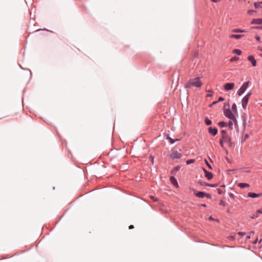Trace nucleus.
Masks as SVG:
<instances>
[{
  "label": "nucleus",
  "instance_id": "nucleus-28",
  "mask_svg": "<svg viewBox=\"0 0 262 262\" xmlns=\"http://www.w3.org/2000/svg\"><path fill=\"white\" fill-rule=\"evenodd\" d=\"M254 12H256V10H249L247 11V13L249 15H252V13Z\"/></svg>",
  "mask_w": 262,
  "mask_h": 262
},
{
  "label": "nucleus",
  "instance_id": "nucleus-4",
  "mask_svg": "<svg viewBox=\"0 0 262 262\" xmlns=\"http://www.w3.org/2000/svg\"><path fill=\"white\" fill-rule=\"evenodd\" d=\"M249 83H250V82L248 81L244 82L242 84V85L241 86V88L237 91V93L238 95L241 96L246 91V89H247V88L248 86Z\"/></svg>",
  "mask_w": 262,
  "mask_h": 262
},
{
  "label": "nucleus",
  "instance_id": "nucleus-51",
  "mask_svg": "<svg viewBox=\"0 0 262 262\" xmlns=\"http://www.w3.org/2000/svg\"><path fill=\"white\" fill-rule=\"evenodd\" d=\"M261 241H262V239H260L258 243H260L261 242Z\"/></svg>",
  "mask_w": 262,
  "mask_h": 262
},
{
  "label": "nucleus",
  "instance_id": "nucleus-1",
  "mask_svg": "<svg viewBox=\"0 0 262 262\" xmlns=\"http://www.w3.org/2000/svg\"><path fill=\"white\" fill-rule=\"evenodd\" d=\"M202 85V82L201 81L200 78L198 77L189 79L185 84L184 87L185 89H190L192 86L196 88H201Z\"/></svg>",
  "mask_w": 262,
  "mask_h": 262
},
{
  "label": "nucleus",
  "instance_id": "nucleus-11",
  "mask_svg": "<svg viewBox=\"0 0 262 262\" xmlns=\"http://www.w3.org/2000/svg\"><path fill=\"white\" fill-rule=\"evenodd\" d=\"M248 59L249 61L251 62L252 65L253 67H255L256 66V61L253 55L248 56Z\"/></svg>",
  "mask_w": 262,
  "mask_h": 262
},
{
  "label": "nucleus",
  "instance_id": "nucleus-22",
  "mask_svg": "<svg viewBox=\"0 0 262 262\" xmlns=\"http://www.w3.org/2000/svg\"><path fill=\"white\" fill-rule=\"evenodd\" d=\"M218 125L221 127H226L227 126V124L226 122H224V121H221V122H219L218 123Z\"/></svg>",
  "mask_w": 262,
  "mask_h": 262
},
{
  "label": "nucleus",
  "instance_id": "nucleus-46",
  "mask_svg": "<svg viewBox=\"0 0 262 262\" xmlns=\"http://www.w3.org/2000/svg\"><path fill=\"white\" fill-rule=\"evenodd\" d=\"M128 228H129V229H132L134 228V226L133 225H130Z\"/></svg>",
  "mask_w": 262,
  "mask_h": 262
},
{
  "label": "nucleus",
  "instance_id": "nucleus-23",
  "mask_svg": "<svg viewBox=\"0 0 262 262\" xmlns=\"http://www.w3.org/2000/svg\"><path fill=\"white\" fill-rule=\"evenodd\" d=\"M254 234V232L253 231H251L249 232V235L246 236V239L248 240L251 238L252 236Z\"/></svg>",
  "mask_w": 262,
  "mask_h": 262
},
{
  "label": "nucleus",
  "instance_id": "nucleus-9",
  "mask_svg": "<svg viewBox=\"0 0 262 262\" xmlns=\"http://www.w3.org/2000/svg\"><path fill=\"white\" fill-rule=\"evenodd\" d=\"M208 132L209 134H210L211 135L214 136H215L217 133V129L216 128H213L212 127H209L208 128Z\"/></svg>",
  "mask_w": 262,
  "mask_h": 262
},
{
  "label": "nucleus",
  "instance_id": "nucleus-15",
  "mask_svg": "<svg viewBox=\"0 0 262 262\" xmlns=\"http://www.w3.org/2000/svg\"><path fill=\"white\" fill-rule=\"evenodd\" d=\"M244 36L243 34H231L229 36L230 38H235L236 39H240Z\"/></svg>",
  "mask_w": 262,
  "mask_h": 262
},
{
  "label": "nucleus",
  "instance_id": "nucleus-48",
  "mask_svg": "<svg viewBox=\"0 0 262 262\" xmlns=\"http://www.w3.org/2000/svg\"><path fill=\"white\" fill-rule=\"evenodd\" d=\"M176 172H177V171H176L174 170V169H173V170H172V171H171V173L172 174H175Z\"/></svg>",
  "mask_w": 262,
  "mask_h": 262
},
{
  "label": "nucleus",
  "instance_id": "nucleus-24",
  "mask_svg": "<svg viewBox=\"0 0 262 262\" xmlns=\"http://www.w3.org/2000/svg\"><path fill=\"white\" fill-rule=\"evenodd\" d=\"M232 110L234 112H237V107H236V105L235 103H233V105H232Z\"/></svg>",
  "mask_w": 262,
  "mask_h": 262
},
{
  "label": "nucleus",
  "instance_id": "nucleus-53",
  "mask_svg": "<svg viewBox=\"0 0 262 262\" xmlns=\"http://www.w3.org/2000/svg\"><path fill=\"white\" fill-rule=\"evenodd\" d=\"M261 52H262V49H261Z\"/></svg>",
  "mask_w": 262,
  "mask_h": 262
},
{
  "label": "nucleus",
  "instance_id": "nucleus-36",
  "mask_svg": "<svg viewBox=\"0 0 262 262\" xmlns=\"http://www.w3.org/2000/svg\"><path fill=\"white\" fill-rule=\"evenodd\" d=\"M217 192H218L219 194H222L223 193V191L221 189H217Z\"/></svg>",
  "mask_w": 262,
  "mask_h": 262
},
{
  "label": "nucleus",
  "instance_id": "nucleus-47",
  "mask_svg": "<svg viewBox=\"0 0 262 262\" xmlns=\"http://www.w3.org/2000/svg\"><path fill=\"white\" fill-rule=\"evenodd\" d=\"M249 137V136L248 134H246L244 136V138H245V140H246V139H247Z\"/></svg>",
  "mask_w": 262,
  "mask_h": 262
},
{
  "label": "nucleus",
  "instance_id": "nucleus-49",
  "mask_svg": "<svg viewBox=\"0 0 262 262\" xmlns=\"http://www.w3.org/2000/svg\"><path fill=\"white\" fill-rule=\"evenodd\" d=\"M217 102V101H214L212 102V105L215 104Z\"/></svg>",
  "mask_w": 262,
  "mask_h": 262
},
{
  "label": "nucleus",
  "instance_id": "nucleus-32",
  "mask_svg": "<svg viewBox=\"0 0 262 262\" xmlns=\"http://www.w3.org/2000/svg\"><path fill=\"white\" fill-rule=\"evenodd\" d=\"M228 125H229V126L230 127V128L231 129H232V126H233V123H232V121H231V120H230V121L228 122Z\"/></svg>",
  "mask_w": 262,
  "mask_h": 262
},
{
  "label": "nucleus",
  "instance_id": "nucleus-21",
  "mask_svg": "<svg viewBox=\"0 0 262 262\" xmlns=\"http://www.w3.org/2000/svg\"><path fill=\"white\" fill-rule=\"evenodd\" d=\"M205 122L207 125H210L212 124V121L209 120L207 117L205 119Z\"/></svg>",
  "mask_w": 262,
  "mask_h": 262
},
{
  "label": "nucleus",
  "instance_id": "nucleus-44",
  "mask_svg": "<svg viewBox=\"0 0 262 262\" xmlns=\"http://www.w3.org/2000/svg\"><path fill=\"white\" fill-rule=\"evenodd\" d=\"M150 158H151V163L152 164H154V157L150 156Z\"/></svg>",
  "mask_w": 262,
  "mask_h": 262
},
{
  "label": "nucleus",
  "instance_id": "nucleus-16",
  "mask_svg": "<svg viewBox=\"0 0 262 262\" xmlns=\"http://www.w3.org/2000/svg\"><path fill=\"white\" fill-rule=\"evenodd\" d=\"M262 214V209H259L256 211V212L251 217L252 219H256L259 217V214Z\"/></svg>",
  "mask_w": 262,
  "mask_h": 262
},
{
  "label": "nucleus",
  "instance_id": "nucleus-52",
  "mask_svg": "<svg viewBox=\"0 0 262 262\" xmlns=\"http://www.w3.org/2000/svg\"><path fill=\"white\" fill-rule=\"evenodd\" d=\"M209 219H210V220H213V219L212 218V217H211V216H210V217H209Z\"/></svg>",
  "mask_w": 262,
  "mask_h": 262
},
{
  "label": "nucleus",
  "instance_id": "nucleus-38",
  "mask_svg": "<svg viewBox=\"0 0 262 262\" xmlns=\"http://www.w3.org/2000/svg\"><path fill=\"white\" fill-rule=\"evenodd\" d=\"M229 196L230 198H234V195L232 193H231V192L229 193Z\"/></svg>",
  "mask_w": 262,
  "mask_h": 262
},
{
  "label": "nucleus",
  "instance_id": "nucleus-18",
  "mask_svg": "<svg viewBox=\"0 0 262 262\" xmlns=\"http://www.w3.org/2000/svg\"><path fill=\"white\" fill-rule=\"evenodd\" d=\"M254 6L256 9L262 8V2H255Z\"/></svg>",
  "mask_w": 262,
  "mask_h": 262
},
{
  "label": "nucleus",
  "instance_id": "nucleus-12",
  "mask_svg": "<svg viewBox=\"0 0 262 262\" xmlns=\"http://www.w3.org/2000/svg\"><path fill=\"white\" fill-rule=\"evenodd\" d=\"M261 195H262V193H254V192H249L248 193V196L249 197V198H252L260 197Z\"/></svg>",
  "mask_w": 262,
  "mask_h": 262
},
{
  "label": "nucleus",
  "instance_id": "nucleus-54",
  "mask_svg": "<svg viewBox=\"0 0 262 262\" xmlns=\"http://www.w3.org/2000/svg\"><path fill=\"white\" fill-rule=\"evenodd\" d=\"M261 56H262V55H261Z\"/></svg>",
  "mask_w": 262,
  "mask_h": 262
},
{
  "label": "nucleus",
  "instance_id": "nucleus-39",
  "mask_svg": "<svg viewBox=\"0 0 262 262\" xmlns=\"http://www.w3.org/2000/svg\"><path fill=\"white\" fill-rule=\"evenodd\" d=\"M224 100V98L223 97H220L218 99V101H222Z\"/></svg>",
  "mask_w": 262,
  "mask_h": 262
},
{
  "label": "nucleus",
  "instance_id": "nucleus-30",
  "mask_svg": "<svg viewBox=\"0 0 262 262\" xmlns=\"http://www.w3.org/2000/svg\"><path fill=\"white\" fill-rule=\"evenodd\" d=\"M205 163L207 165V166H208V167L209 169H212V167H211V165L208 163V162L206 160H205Z\"/></svg>",
  "mask_w": 262,
  "mask_h": 262
},
{
  "label": "nucleus",
  "instance_id": "nucleus-45",
  "mask_svg": "<svg viewBox=\"0 0 262 262\" xmlns=\"http://www.w3.org/2000/svg\"><path fill=\"white\" fill-rule=\"evenodd\" d=\"M209 186L211 187H214L216 186V185H215V184H209Z\"/></svg>",
  "mask_w": 262,
  "mask_h": 262
},
{
  "label": "nucleus",
  "instance_id": "nucleus-43",
  "mask_svg": "<svg viewBox=\"0 0 262 262\" xmlns=\"http://www.w3.org/2000/svg\"><path fill=\"white\" fill-rule=\"evenodd\" d=\"M258 238L257 237L256 238V239L252 242L253 244H256L257 242Z\"/></svg>",
  "mask_w": 262,
  "mask_h": 262
},
{
  "label": "nucleus",
  "instance_id": "nucleus-25",
  "mask_svg": "<svg viewBox=\"0 0 262 262\" xmlns=\"http://www.w3.org/2000/svg\"><path fill=\"white\" fill-rule=\"evenodd\" d=\"M207 92L209 93L207 95V97H210L212 96L213 92L212 90H207Z\"/></svg>",
  "mask_w": 262,
  "mask_h": 262
},
{
  "label": "nucleus",
  "instance_id": "nucleus-8",
  "mask_svg": "<svg viewBox=\"0 0 262 262\" xmlns=\"http://www.w3.org/2000/svg\"><path fill=\"white\" fill-rule=\"evenodd\" d=\"M170 183L174 186L178 188L179 187V184L177 181V179L173 176H171L170 177Z\"/></svg>",
  "mask_w": 262,
  "mask_h": 262
},
{
  "label": "nucleus",
  "instance_id": "nucleus-2",
  "mask_svg": "<svg viewBox=\"0 0 262 262\" xmlns=\"http://www.w3.org/2000/svg\"><path fill=\"white\" fill-rule=\"evenodd\" d=\"M222 137L221 139L225 141V143H231V138L225 130H221Z\"/></svg>",
  "mask_w": 262,
  "mask_h": 262
},
{
  "label": "nucleus",
  "instance_id": "nucleus-35",
  "mask_svg": "<svg viewBox=\"0 0 262 262\" xmlns=\"http://www.w3.org/2000/svg\"><path fill=\"white\" fill-rule=\"evenodd\" d=\"M251 95H252V93H251V92H249V93H247V94L245 96V97H248V98H249Z\"/></svg>",
  "mask_w": 262,
  "mask_h": 262
},
{
  "label": "nucleus",
  "instance_id": "nucleus-33",
  "mask_svg": "<svg viewBox=\"0 0 262 262\" xmlns=\"http://www.w3.org/2000/svg\"><path fill=\"white\" fill-rule=\"evenodd\" d=\"M224 143H225V141L223 140H222L221 139H220V144L221 145V146L223 147H224Z\"/></svg>",
  "mask_w": 262,
  "mask_h": 262
},
{
  "label": "nucleus",
  "instance_id": "nucleus-10",
  "mask_svg": "<svg viewBox=\"0 0 262 262\" xmlns=\"http://www.w3.org/2000/svg\"><path fill=\"white\" fill-rule=\"evenodd\" d=\"M249 99V98H248V97H246L245 96H244L243 97L242 102V106L244 109H246L247 104L248 103Z\"/></svg>",
  "mask_w": 262,
  "mask_h": 262
},
{
  "label": "nucleus",
  "instance_id": "nucleus-19",
  "mask_svg": "<svg viewBox=\"0 0 262 262\" xmlns=\"http://www.w3.org/2000/svg\"><path fill=\"white\" fill-rule=\"evenodd\" d=\"M232 32H234V33H245V32H246L247 31L245 30H242V29H234L232 30Z\"/></svg>",
  "mask_w": 262,
  "mask_h": 262
},
{
  "label": "nucleus",
  "instance_id": "nucleus-50",
  "mask_svg": "<svg viewBox=\"0 0 262 262\" xmlns=\"http://www.w3.org/2000/svg\"><path fill=\"white\" fill-rule=\"evenodd\" d=\"M201 206L205 207L206 206V204H201Z\"/></svg>",
  "mask_w": 262,
  "mask_h": 262
},
{
  "label": "nucleus",
  "instance_id": "nucleus-5",
  "mask_svg": "<svg viewBox=\"0 0 262 262\" xmlns=\"http://www.w3.org/2000/svg\"><path fill=\"white\" fill-rule=\"evenodd\" d=\"M195 195L199 198H203L204 197H206L209 199L211 198V195L209 193H207L202 191H199L195 193Z\"/></svg>",
  "mask_w": 262,
  "mask_h": 262
},
{
  "label": "nucleus",
  "instance_id": "nucleus-31",
  "mask_svg": "<svg viewBox=\"0 0 262 262\" xmlns=\"http://www.w3.org/2000/svg\"><path fill=\"white\" fill-rule=\"evenodd\" d=\"M219 204H220V205L223 206H225L226 204V202H224V201H223V200H221V201H220V203H219Z\"/></svg>",
  "mask_w": 262,
  "mask_h": 262
},
{
  "label": "nucleus",
  "instance_id": "nucleus-13",
  "mask_svg": "<svg viewBox=\"0 0 262 262\" xmlns=\"http://www.w3.org/2000/svg\"><path fill=\"white\" fill-rule=\"evenodd\" d=\"M203 171L205 173V177L208 180H211L213 178V174L211 172L208 171L206 169L203 168Z\"/></svg>",
  "mask_w": 262,
  "mask_h": 262
},
{
  "label": "nucleus",
  "instance_id": "nucleus-27",
  "mask_svg": "<svg viewBox=\"0 0 262 262\" xmlns=\"http://www.w3.org/2000/svg\"><path fill=\"white\" fill-rule=\"evenodd\" d=\"M169 139V142L170 143V144H173L176 141H179V139H177L176 140H174V139L169 137L168 138Z\"/></svg>",
  "mask_w": 262,
  "mask_h": 262
},
{
  "label": "nucleus",
  "instance_id": "nucleus-26",
  "mask_svg": "<svg viewBox=\"0 0 262 262\" xmlns=\"http://www.w3.org/2000/svg\"><path fill=\"white\" fill-rule=\"evenodd\" d=\"M239 59V58L237 56H233L230 59V61L233 62L234 61H236Z\"/></svg>",
  "mask_w": 262,
  "mask_h": 262
},
{
  "label": "nucleus",
  "instance_id": "nucleus-6",
  "mask_svg": "<svg viewBox=\"0 0 262 262\" xmlns=\"http://www.w3.org/2000/svg\"><path fill=\"white\" fill-rule=\"evenodd\" d=\"M182 157L181 153L178 152L177 150H172V153L170 156V157L172 159H180Z\"/></svg>",
  "mask_w": 262,
  "mask_h": 262
},
{
  "label": "nucleus",
  "instance_id": "nucleus-17",
  "mask_svg": "<svg viewBox=\"0 0 262 262\" xmlns=\"http://www.w3.org/2000/svg\"><path fill=\"white\" fill-rule=\"evenodd\" d=\"M238 186L239 187L241 188H247L250 186V185L248 183H240L238 184Z\"/></svg>",
  "mask_w": 262,
  "mask_h": 262
},
{
  "label": "nucleus",
  "instance_id": "nucleus-29",
  "mask_svg": "<svg viewBox=\"0 0 262 262\" xmlns=\"http://www.w3.org/2000/svg\"><path fill=\"white\" fill-rule=\"evenodd\" d=\"M194 162V160H193V159L188 160L186 161V164H190L191 163H193Z\"/></svg>",
  "mask_w": 262,
  "mask_h": 262
},
{
  "label": "nucleus",
  "instance_id": "nucleus-41",
  "mask_svg": "<svg viewBox=\"0 0 262 262\" xmlns=\"http://www.w3.org/2000/svg\"><path fill=\"white\" fill-rule=\"evenodd\" d=\"M255 39H256L257 41H260V37H259L258 35H256V36H255Z\"/></svg>",
  "mask_w": 262,
  "mask_h": 262
},
{
  "label": "nucleus",
  "instance_id": "nucleus-7",
  "mask_svg": "<svg viewBox=\"0 0 262 262\" xmlns=\"http://www.w3.org/2000/svg\"><path fill=\"white\" fill-rule=\"evenodd\" d=\"M235 84L234 83H227L224 85V88L225 91H228L232 90Z\"/></svg>",
  "mask_w": 262,
  "mask_h": 262
},
{
  "label": "nucleus",
  "instance_id": "nucleus-40",
  "mask_svg": "<svg viewBox=\"0 0 262 262\" xmlns=\"http://www.w3.org/2000/svg\"><path fill=\"white\" fill-rule=\"evenodd\" d=\"M201 185H203V186H209V184H208V183H207L206 182H203V183H201Z\"/></svg>",
  "mask_w": 262,
  "mask_h": 262
},
{
  "label": "nucleus",
  "instance_id": "nucleus-3",
  "mask_svg": "<svg viewBox=\"0 0 262 262\" xmlns=\"http://www.w3.org/2000/svg\"><path fill=\"white\" fill-rule=\"evenodd\" d=\"M224 114L225 116L230 119L231 120H234L235 119V116L232 112L231 110L229 108L224 109Z\"/></svg>",
  "mask_w": 262,
  "mask_h": 262
},
{
  "label": "nucleus",
  "instance_id": "nucleus-20",
  "mask_svg": "<svg viewBox=\"0 0 262 262\" xmlns=\"http://www.w3.org/2000/svg\"><path fill=\"white\" fill-rule=\"evenodd\" d=\"M233 53L234 54H235L237 55H240L242 54V52L239 49H234L233 50Z\"/></svg>",
  "mask_w": 262,
  "mask_h": 262
},
{
  "label": "nucleus",
  "instance_id": "nucleus-34",
  "mask_svg": "<svg viewBox=\"0 0 262 262\" xmlns=\"http://www.w3.org/2000/svg\"><path fill=\"white\" fill-rule=\"evenodd\" d=\"M237 234L239 235H241L242 236H244L245 235L246 233L245 232H238L237 233Z\"/></svg>",
  "mask_w": 262,
  "mask_h": 262
},
{
  "label": "nucleus",
  "instance_id": "nucleus-42",
  "mask_svg": "<svg viewBox=\"0 0 262 262\" xmlns=\"http://www.w3.org/2000/svg\"><path fill=\"white\" fill-rule=\"evenodd\" d=\"M151 198L152 199V200L154 201V202H157L158 201V199L157 198H155L154 196H151Z\"/></svg>",
  "mask_w": 262,
  "mask_h": 262
},
{
  "label": "nucleus",
  "instance_id": "nucleus-14",
  "mask_svg": "<svg viewBox=\"0 0 262 262\" xmlns=\"http://www.w3.org/2000/svg\"><path fill=\"white\" fill-rule=\"evenodd\" d=\"M251 24L262 25V18H254L251 20Z\"/></svg>",
  "mask_w": 262,
  "mask_h": 262
},
{
  "label": "nucleus",
  "instance_id": "nucleus-37",
  "mask_svg": "<svg viewBox=\"0 0 262 262\" xmlns=\"http://www.w3.org/2000/svg\"><path fill=\"white\" fill-rule=\"evenodd\" d=\"M180 167L179 166H177L175 167L174 169L176 171H177L180 169Z\"/></svg>",
  "mask_w": 262,
  "mask_h": 262
}]
</instances>
